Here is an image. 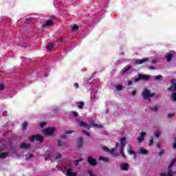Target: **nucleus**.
Masks as SVG:
<instances>
[{
  "label": "nucleus",
  "mask_w": 176,
  "mask_h": 176,
  "mask_svg": "<svg viewBox=\"0 0 176 176\" xmlns=\"http://www.w3.org/2000/svg\"><path fill=\"white\" fill-rule=\"evenodd\" d=\"M166 58L168 63H170V61H171L173 60V54H171V53L166 54Z\"/></svg>",
  "instance_id": "nucleus-16"
},
{
  "label": "nucleus",
  "mask_w": 176,
  "mask_h": 176,
  "mask_svg": "<svg viewBox=\"0 0 176 176\" xmlns=\"http://www.w3.org/2000/svg\"><path fill=\"white\" fill-rule=\"evenodd\" d=\"M119 146V143L118 142H116V146H115V148L114 149H118V146Z\"/></svg>",
  "instance_id": "nucleus-59"
},
{
  "label": "nucleus",
  "mask_w": 176,
  "mask_h": 176,
  "mask_svg": "<svg viewBox=\"0 0 176 176\" xmlns=\"http://www.w3.org/2000/svg\"><path fill=\"white\" fill-rule=\"evenodd\" d=\"M148 60L149 59L148 58H144L142 59H138V60H136L135 65H140L141 64H144V63H146V61H148Z\"/></svg>",
  "instance_id": "nucleus-7"
},
{
  "label": "nucleus",
  "mask_w": 176,
  "mask_h": 176,
  "mask_svg": "<svg viewBox=\"0 0 176 176\" xmlns=\"http://www.w3.org/2000/svg\"><path fill=\"white\" fill-rule=\"evenodd\" d=\"M139 153H140V155H148V151L141 148Z\"/></svg>",
  "instance_id": "nucleus-26"
},
{
  "label": "nucleus",
  "mask_w": 176,
  "mask_h": 176,
  "mask_svg": "<svg viewBox=\"0 0 176 176\" xmlns=\"http://www.w3.org/2000/svg\"><path fill=\"white\" fill-rule=\"evenodd\" d=\"M173 166H174L172 164H170L169 166H168V170H171V168H173Z\"/></svg>",
  "instance_id": "nucleus-51"
},
{
  "label": "nucleus",
  "mask_w": 176,
  "mask_h": 176,
  "mask_svg": "<svg viewBox=\"0 0 176 176\" xmlns=\"http://www.w3.org/2000/svg\"><path fill=\"white\" fill-rule=\"evenodd\" d=\"M5 89V85L3 84H0V90H3Z\"/></svg>",
  "instance_id": "nucleus-47"
},
{
  "label": "nucleus",
  "mask_w": 176,
  "mask_h": 176,
  "mask_svg": "<svg viewBox=\"0 0 176 176\" xmlns=\"http://www.w3.org/2000/svg\"><path fill=\"white\" fill-rule=\"evenodd\" d=\"M83 146V138H80L78 141L77 148L79 149Z\"/></svg>",
  "instance_id": "nucleus-12"
},
{
  "label": "nucleus",
  "mask_w": 176,
  "mask_h": 176,
  "mask_svg": "<svg viewBox=\"0 0 176 176\" xmlns=\"http://www.w3.org/2000/svg\"><path fill=\"white\" fill-rule=\"evenodd\" d=\"M127 148V152L129 155H133L134 157H137V155L135 154V152L134 151L131 150L132 146L131 144H128Z\"/></svg>",
  "instance_id": "nucleus-8"
},
{
  "label": "nucleus",
  "mask_w": 176,
  "mask_h": 176,
  "mask_svg": "<svg viewBox=\"0 0 176 176\" xmlns=\"http://www.w3.org/2000/svg\"><path fill=\"white\" fill-rule=\"evenodd\" d=\"M49 19L52 21L56 20V16H54V15H51L49 16Z\"/></svg>",
  "instance_id": "nucleus-43"
},
{
  "label": "nucleus",
  "mask_w": 176,
  "mask_h": 176,
  "mask_svg": "<svg viewBox=\"0 0 176 176\" xmlns=\"http://www.w3.org/2000/svg\"><path fill=\"white\" fill-rule=\"evenodd\" d=\"M34 157V155L32 154H29V157L28 159H32Z\"/></svg>",
  "instance_id": "nucleus-57"
},
{
  "label": "nucleus",
  "mask_w": 176,
  "mask_h": 176,
  "mask_svg": "<svg viewBox=\"0 0 176 176\" xmlns=\"http://www.w3.org/2000/svg\"><path fill=\"white\" fill-rule=\"evenodd\" d=\"M60 138H62V140H67V136L65 135H62Z\"/></svg>",
  "instance_id": "nucleus-52"
},
{
  "label": "nucleus",
  "mask_w": 176,
  "mask_h": 176,
  "mask_svg": "<svg viewBox=\"0 0 176 176\" xmlns=\"http://www.w3.org/2000/svg\"><path fill=\"white\" fill-rule=\"evenodd\" d=\"M72 31H78L79 30V27L78 25H74L72 28Z\"/></svg>",
  "instance_id": "nucleus-36"
},
{
  "label": "nucleus",
  "mask_w": 176,
  "mask_h": 176,
  "mask_svg": "<svg viewBox=\"0 0 176 176\" xmlns=\"http://www.w3.org/2000/svg\"><path fill=\"white\" fill-rule=\"evenodd\" d=\"M45 126H46V122H43L41 123V127H45Z\"/></svg>",
  "instance_id": "nucleus-49"
},
{
  "label": "nucleus",
  "mask_w": 176,
  "mask_h": 176,
  "mask_svg": "<svg viewBox=\"0 0 176 176\" xmlns=\"http://www.w3.org/2000/svg\"><path fill=\"white\" fill-rule=\"evenodd\" d=\"M148 69H156V67L154 66H151L148 67Z\"/></svg>",
  "instance_id": "nucleus-54"
},
{
  "label": "nucleus",
  "mask_w": 176,
  "mask_h": 176,
  "mask_svg": "<svg viewBox=\"0 0 176 176\" xmlns=\"http://www.w3.org/2000/svg\"><path fill=\"white\" fill-rule=\"evenodd\" d=\"M172 148H173V149H176V137L175 138V140L172 145Z\"/></svg>",
  "instance_id": "nucleus-39"
},
{
  "label": "nucleus",
  "mask_w": 176,
  "mask_h": 176,
  "mask_svg": "<svg viewBox=\"0 0 176 176\" xmlns=\"http://www.w3.org/2000/svg\"><path fill=\"white\" fill-rule=\"evenodd\" d=\"M171 100L173 102H176V92H173L171 94Z\"/></svg>",
  "instance_id": "nucleus-24"
},
{
  "label": "nucleus",
  "mask_w": 176,
  "mask_h": 176,
  "mask_svg": "<svg viewBox=\"0 0 176 176\" xmlns=\"http://www.w3.org/2000/svg\"><path fill=\"white\" fill-rule=\"evenodd\" d=\"M155 96V93H151V90L144 89L142 91V96L144 100H148V101L151 102V97H153Z\"/></svg>",
  "instance_id": "nucleus-1"
},
{
  "label": "nucleus",
  "mask_w": 176,
  "mask_h": 176,
  "mask_svg": "<svg viewBox=\"0 0 176 176\" xmlns=\"http://www.w3.org/2000/svg\"><path fill=\"white\" fill-rule=\"evenodd\" d=\"M116 88L118 91H120V90L123 89V87L122 85H117Z\"/></svg>",
  "instance_id": "nucleus-37"
},
{
  "label": "nucleus",
  "mask_w": 176,
  "mask_h": 176,
  "mask_svg": "<svg viewBox=\"0 0 176 176\" xmlns=\"http://www.w3.org/2000/svg\"><path fill=\"white\" fill-rule=\"evenodd\" d=\"M152 64H156V60L155 59H153L152 61H151Z\"/></svg>",
  "instance_id": "nucleus-61"
},
{
  "label": "nucleus",
  "mask_w": 176,
  "mask_h": 176,
  "mask_svg": "<svg viewBox=\"0 0 176 176\" xmlns=\"http://www.w3.org/2000/svg\"><path fill=\"white\" fill-rule=\"evenodd\" d=\"M62 143H61V140H58V146H61Z\"/></svg>",
  "instance_id": "nucleus-53"
},
{
  "label": "nucleus",
  "mask_w": 176,
  "mask_h": 176,
  "mask_svg": "<svg viewBox=\"0 0 176 176\" xmlns=\"http://www.w3.org/2000/svg\"><path fill=\"white\" fill-rule=\"evenodd\" d=\"M174 114H171V113H168V118H173V116Z\"/></svg>",
  "instance_id": "nucleus-58"
},
{
  "label": "nucleus",
  "mask_w": 176,
  "mask_h": 176,
  "mask_svg": "<svg viewBox=\"0 0 176 176\" xmlns=\"http://www.w3.org/2000/svg\"><path fill=\"white\" fill-rule=\"evenodd\" d=\"M160 176H167L166 173H162Z\"/></svg>",
  "instance_id": "nucleus-56"
},
{
  "label": "nucleus",
  "mask_w": 176,
  "mask_h": 176,
  "mask_svg": "<svg viewBox=\"0 0 176 176\" xmlns=\"http://www.w3.org/2000/svg\"><path fill=\"white\" fill-rule=\"evenodd\" d=\"M109 153H110V155H116V148H112V149L109 150Z\"/></svg>",
  "instance_id": "nucleus-29"
},
{
  "label": "nucleus",
  "mask_w": 176,
  "mask_h": 176,
  "mask_svg": "<svg viewBox=\"0 0 176 176\" xmlns=\"http://www.w3.org/2000/svg\"><path fill=\"white\" fill-rule=\"evenodd\" d=\"M120 152L121 153V156H122L124 159H126V155H124V147L120 146Z\"/></svg>",
  "instance_id": "nucleus-20"
},
{
  "label": "nucleus",
  "mask_w": 176,
  "mask_h": 176,
  "mask_svg": "<svg viewBox=\"0 0 176 176\" xmlns=\"http://www.w3.org/2000/svg\"><path fill=\"white\" fill-rule=\"evenodd\" d=\"M74 133V131L72 130H68L65 131V134H72Z\"/></svg>",
  "instance_id": "nucleus-40"
},
{
  "label": "nucleus",
  "mask_w": 176,
  "mask_h": 176,
  "mask_svg": "<svg viewBox=\"0 0 176 176\" xmlns=\"http://www.w3.org/2000/svg\"><path fill=\"white\" fill-rule=\"evenodd\" d=\"M126 137H122L120 139V145H121L120 146L125 147L126 146Z\"/></svg>",
  "instance_id": "nucleus-14"
},
{
  "label": "nucleus",
  "mask_w": 176,
  "mask_h": 176,
  "mask_svg": "<svg viewBox=\"0 0 176 176\" xmlns=\"http://www.w3.org/2000/svg\"><path fill=\"white\" fill-rule=\"evenodd\" d=\"M176 162V158H174L172 160L170 164H173L174 166V164H175Z\"/></svg>",
  "instance_id": "nucleus-44"
},
{
  "label": "nucleus",
  "mask_w": 176,
  "mask_h": 176,
  "mask_svg": "<svg viewBox=\"0 0 176 176\" xmlns=\"http://www.w3.org/2000/svg\"><path fill=\"white\" fill-rule=\"evenodd\" d=\"M39 141V142H43V136L38 133L36 135H33L30 137V142H34V141Z\"/></svg>",
  "instance_id": "nucleus-2"
},
{
  "label": "nucleus",
  "mask_w": 176,
  "mask_h": 176,
  "mask_svg": "<svg viewBox=\"0 0 176 176\" xmlns=\"http://www.w3.org/2000/svg\"><path fill=\"white\" fill-rule=\"evenodd\" d=\"M135 94H137V92H135V91H133L132 92V96H135Z\"/></svg>",
  "instance_id": "nucleus-63"
},
{
  "label": "nucleus",
  "mask_w": 176,
  "mask_h": 176,
  "mask_svg": "<svg viewBox=\"0 0 176 176\" xmlns=\"http://www.w3.org/2000/svg\"><path fill=\"white\" fill-rule=\"evenodd\" d=\"M66 175H67V176H76V173L72 172V169L69 168L66 170Z\"/></svg>",
  "instance_id": "nucleus-11"
},
{
  "label": "nucleus",
  "mask_w": 176,
  "mask_h": 176,
  "mask_svg": "<svg viewBox=\"0 0 176 176\" xmlns=\"http://www.w3.org/2000/svg\"><path fill=\"white\" fill-rule=\"evenodd\" d=\"M93 127H95L96 129H98L99 130H102V129H104V126H102V125L96 124V123L93 124Z\"/></svg>",
  "instance_id": "nucleus-22"
},
{
  "label": "nucleus",
  "mask_w": 176,
  "mask_h": 176,
  "mask_svg": "<svg viewBox=\"0 0 176 176\" xmlns=\"http://www.w3.org/2000/svg\"><path fill=\"white\" fill-rule=\"evenodd\" d=\"M21 149H30L31 148V144L25 142H22L20 145Z\"/></svg>",
  "instance_id": "nucleus-9"
},
{
  "label": "nucleus",
  "mask_w": 176,
  "mask_h": 176,
  "mask_svg": "<svg viewBox=\"0 0 176 176\" xmlns=\"http://www.w3.org/2000/svg\"><path fill=\"white\" fill-rule=\"evenodd\" d=\"M170 83H171L170 86H176V80H175V78H173L172 80H170Z\"/></svg>",
  "instance_id": "nucleus-32"
},
{
  "label": "nucleus",
  "mask_w": 176,
  "mask_h": 176,
  "mask_svg": "<svg viewBox=\"0 0 176 176\" xmlns=\"http://www.w3.org/2000/svg\"><path fill=\"white\" fill-rule=\"evenodd\" d=\"M131 85H133V82H131V80L128 81V86H131Z\"/></svg>",
  "instance_id": "nucleus-55"
},
{
  "label": "nucleus",
  "mask_w": 176,
  "mask_h": 176,
  "mask_svg": "<svg viewBox=\"0 0 176 176\" xmlns=\"http://www.w3.org/2000/svg\"><path fill=\"white\" fill-rule=\"evenodd\" d=\"M149 75L140 74L138 78L135 79V82H140V80H149Z\"/></svg>",
  "instance_id": "nucleus-3"
},
{
  "label": "nucleus",
  "mask_w": 176,
  "mask_h": 176,
  "mask_svg": "<svg viewBox=\"0 0 176 176\" xmlns=\"http://www.w3.org/2000/svg\"><path fill=\"white\" fill-rule=\"evenodd\" d=\"M149 146H152L153 145V137H151V140H149Z\"/></svg>",
  "instance_id": "nucleus-38"
},
{
  "label": "nucleus",
  "mask_w": 176,
  "mask_h": 176,
  "mask_svg": "<svg viewBox=\"0 0 176 176\" xmlns=\"http://www.w3.org/2000/svg\"><path fill=\"white\" fill-rule=\"evenodd\" d=\"M74 87H76V89H79V83L75 82L74 83Z\"/></svg>",
  "instance_id": "nucleus-50"
},
{
  "label": "nucleus",
  "mask_w": 176,
  "mask_h": 176,
  "mask_svg": "<svg viewBox=\"0 0 176 176\" xmlns=\"http://www.w3.org/2000/svg\"><path fill=\"white\" fill-rule=\"evenodd\" d=\"M56 131V128H47L44 129V133L46 135H52Z\"/></svg>",
  "instance_id": "nucleus-6"
},
{
  "label": "nucleus",
  "mask_w": 176,
  "mask_h": 176,
  "mask_svg": "<svg viewBox=\"0 0 176 176\" xmlns=\"http://www.w3.org/2000/svg\"><path fill=\"white\" fill-rule=\"evenodd\" d=\"M28 126V123L27 122H24L22 125V129L25 130L27 129V126Z\"/></svg>",
  "instance_id": "nucleus-31"
},
{
  "label": "nucleus",
  "mask_w": 176,
  "mask_h": 176,
  "mask_svg": "<svg viewBox=\"0 0 176 176\" xmlns=\"http://www.w3.org/2000/svg\"><path fill=\"white\" fill-rule=\"evenodd\" d=\"M9 156V153L8 152H5V153H1L0 154V159H5Z\"/></svg>",
  "instance_id": "nucleus-18"
},
{
  "label": "nucleus",
  "mask_w": 176,
  "mask_h": 176,
  "mask_svg": "<svg viewBox=\"0 0 176 176\" xmlns=\"http://www.w3.org/2000/svg\"><path fill=\"white\" fill-rule=\"evenodd\" d=\"M167 176H173L174 175V171L171 169H168V172L166 174Z\"/></svg>",
  "instance_id": "nucleus-27"
},
{
  "label": "nucleus",
  "mask_w": 176,
  "mask_h": 176,
  "mask_svg": "<svg viewBox=\"0 0 176 176\" xmlns=\"http://www.w3.org/2000/svg\"><path fill=\"white\" fill-rule=\"evenodd\" d=\"M56 42H58V43H64V40H63V37H60L57 39Z\"/></svg>",
  "instance_id": "nucleus-35"
},
{
  "label": "nucleus",
  "mask_w": 176,
  "mask_h": 176,
  "mask_svg": "<svg viewBox=\"0 0 176 176\" xmlns=\"http://www.w3.org/2000/svg\"><path fill=\"white\" fill-rule=\"evenodd\" d=\"M133 67L131 66H128L126 69H124L122 73V75H124L125 74H130V69H131Z\"/></svg>",
  "instance_id": "nucleus-15"
},
{
  "label": "nucleus",
  "mask_w": 176,
  "mask_h": 176,
  "mask_svg": "<svg viewBox=\"0 0 176 176\" xmlns=\"http://www.w3.org/2000/svg\"><path fill=\"white\" fill-rule=\"evenodd\" d=\"M46 49L47 52H53L54 50V44H53L52 43H49L47 45Z\"/></svg>",
  "instance_id": "nucleus-10"
},
{
  "label": "nucleus",
  "mask_w": 176,
  "mask_h": 176,
  "mask_svg": "<svg viewBox=\"0 0 176 176\" xmlns=\"http://www.w3.org/2000/svg\"><path fill=\"white\" fill-rule=\"evenodd\" d=\"M83 159L82 158H80L79 160H76L74 161V163L76 166H78L79 165V162H82Z\"/></svg>",
  "instance_id": "nucleus-28"
},
{
  "label": "nucleus",
  "mask_w": 176,
  "mask_h": 176,
  "mask_svg": "<svg viewBox=\"0 0 176 176\" xmlns=\"http://www.w3.org/2000/svg\"><path fill=\"white\" fill-rule=\"evenodd\" d=\"M155 137H157V138H159V137H160V135L159 134V133H157L155 134Z\"/></svg>",
  "instance_id": "nucleus-60"
},
{
  "label": "nucleus",
  "mask_w": 176,
  "mask_h": 176,
  "mask_svg": "<svg viewBox=\"0 0 176 176\" xmlns=\"http://www.w3.org/2000/svg\"><path fill=\"white\" fill-rule=\"evenodd\" d=\"M78 124L80 127H84V129H87V130H90L91 129V125L85 122V121L80 122Z\"/></svg>",
  "instance_id": "nucleus-5"
},
{
  "label": "nucleus",
  "mask_w": 176,
  "mask_h": 176,
  "mask_svg": "<svg viewBox=\"0 0 176 176\" xmlns=\"http://www.w3.org/2000/svg\"><path fill=\"white\" fill-rule=\"evenodd\" d=\"M63 155H61V154L58 153L55 157V160H57V159H60V157H61Z\"/></svg>",
  "instance_id": "nucleus-42"
},
{
  "label": "nucleus",
  "mask_w": 176,
  "mask_h": 176,
  "mask_svg": "<svg viewBox=\"0 0 176 176\" xmlns=\"http://www.w3.org/2000/svg\"><path fill=\"white\" fill-rule=\"evenodd\" d=\"M45 160H46V161L49 160V157H46V158H45Z\"/></svg>",
  "instance_id": "nucleus-64"
},
{
  "label": "nucleus",
  "mask_w": 176,
  "mask_h": 176,
  "mask_svg": "<svg viewBox=\"0 0 176 176\" xmlns=\"http://www.w3.org/2000/svg\"><path fill=\"white\" fill-rule=\"evenodd\" d=\"M168 91L176 93V85H170V87L168 88Z\"/></svg>",
  "instance_id": "nucleus-17"
},
{
  "label": "nucleus",
  "mask_w": 176,
  "mask_h": 176,
  "mask_svg": "<svg viewBox=\"0 0 176 176\" xmlns=\"http://www.w3.org/2000/svg\"><path fill=\"white\" fill-rule=\"evenodd\" d=\"M87 162L89 163V164H90V166H93L94 167L97 166V160H96V159H94V157L91 156H89L87 157Z\"/></svg>",
  "instance_id": "nucleus-4"
},
{
  "label": "nucleus",
  "mask_w": 176,
  "mask_h": 176,
  "mask_svg": "<svg viewBox=\"0 0 176 176\" xmlns=\"http://www.w3.org/2000/svg\"><path fill=\"white\" fill-rule=\"evenodd\" d=\"M82 133L85 134V135H87V137H91V135H90V133H89V132H87L85 130L82 131Z\"/></svg>",
  "instance_id": "nucleus-34"
},
{
  "label": "nucleus",
  "mask_w": 176,
  "mask_h": 176,
  "mask_svg": "<svg viewBox=\"0 0 176 176\" xmlns=\"http://www.w3.org/2000/svg\"><path fill=\"white\" fill-rule=\"evenodd\" d=\"M138 142H142L144 141V138L142 137L138 138Z\"/></svg>",
  "instance_id": "nucleus-46"
},
{
  "label": "nucleus",
  "mask_w": 176,
  "mask_h": 176,
  "mask_svg": "<svg viewBox=\"0 0 176 176\" xmlns=\"http://www.w3.org/2000/svg\"><path fill=\"white\" fill-rule=\"evenodd\" d=\"M45 27H49L50 25H54V22L52 20L47 21L44 25Z\"/></svg>",
  "instance_id": "nucleus-21"
},
{
  "label": "nucleus",
  "mask_w": 176,
  "mask_h": 176,
  "mask_svg": "<svg viewBox=\"0 0 176 176\" xmlns=\"http://www.w3.org/2000/svg\"><path fill=\"white\" fill-rule=\"evenodd\" d=\"M99 160H102L103 162H109V158L104 157H102V156H100L99 157Z\"/></svg>",
  "instance_id": "nucleus-25"
},
{
  "label": "nucleus",
  "mask_w": 176,
  "mask_h": 176,
  "mask_svg": "<svg viewBox=\"0 0 176 176\" xmlns=\"http://www.w3.org/2000/svg\"><path fill=\"white\" fill-rule=\"evenodd\" d=\"M103 149H104V151H105V152H108V153H109V148H108V147H104L103 148Z\"/></svg>",
  "instance_id": "nucleus-48"
},
{
  "label": "nucleus",
  "mask_w": 176,
  "mask_h": 176,
  "mask_svg": "<svg viewBox=\"0 0 176 176\" xmlns=\"http://www.w3.org/2000/svg\"><path fill=\"white\" fill-rule=\"evenodd\" d=\"M73 116H74V118H78V116H79V115L78 114V112L76 111H73Z\"/></svg>",
  "instance_id": "nucleus-41"
},
{
  "label": "nucleus",
  "mask_w": 176,
  "mask_h": 176,
  "mask_svg": "<svg viewBox=\"0 0 176 176\" xmlns=\"http://www.w3.org/2000/svg\"><path fill=\"white\" fill-rule=\"evenodd\" d=\"M150 109L153 111V112H157L159 107L157 105H155L153 107H150Z\"/></svg>",
  "instance_id": "nucleus-23"
},
{
  "label": "nucleus",
  "mask_w": 176,
  "mask_h": 176,
  "mask_svg": "<svg viewBox=\"0 0 176 176\" xmlns=\"http://www.w3.org/2000/svg\"><path fill=\"white\" fill-rule=\"evenodd\" d=\"M157 148H158V149H160V143L157 144Z\"/></svg>",
  "instance_id": "nucleus-62"
},
{
  "label": "nucleus",
  "mask_w": 176,
  "mask_h": 176,
  "mask_svg": "<svg viewBox=\"0 0 176 176\" xmlns=\"http://www.w3.org/2000/svg\"><path fill=\"white\" fill-rule=\"evenodd\" d=\"M130 166L129 165V164H123L121 166V170H122V171H127L129 168Z\"/></svg>",
  "instance_id": "nucleus-13"
},
{
  "label": "nucleus",
  "mask_w": 176,
  "mask_h": 176,
  "mask_svg": "<svg viewBox=\"0 0 176 176\" xmlns=\"http://www.w3.org/2000/svg\"><path fill=\"white\" fill-rule=\"evenodd\" d=\"M140 135H141L142 138H144V137H145L146 135V133L145 132H142L140 133Z\"/></svg>",
  "instance_id": "nucleus-45"
},
{
  "label": "nucleus",
  "mask_w": 176,
  "mask_h": 176,
  "mask_svg": "<svg viewBox=\"0 0 176 176\" xmlns=\"http://www.w3.org/2000/svg\"><path fill=\"white\" fill-rule=\"evenodd\" d=\"M162 78H163V76L162 75L155 76V80L160 81V80H162Z\"/></svg>",
  "instance_id": "nucleus-30"
},
{
  "label": "nucleus",
  "mask_w": 176,
  "mask_h": 176,
  "mask_svg": "<svg viewBox=\"0 0 176 176\" xmlns=\"http://www.w3.org/2000/svg\"><path fill=\"white\" fill-rule=\"evenodd\" d=\"M165 151L164 149H160V152L158 153V156H162V155H164Z\"/></svg>",
  "instance_id": "nucleus-33"
},
{
  "label": "nucleus",
  "mask_w": 176,
  "mask_h": 176,
  "mask_svg": "<svg viewBox=\"0 0 176 176\" xmlns=\"http://www.w3.org/2000/svg\"><path fill=\"white\" fill-rule=\"evenodd\" d=\"M76 105H78V109H83V107H85V102H78L76 103Z\"/></svg>",
  "instance_id": "nucleus-19"
}]
</instances>
